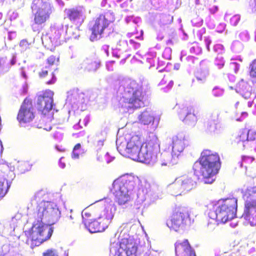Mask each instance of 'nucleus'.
<instances>
[{
    "label": "nucleus",
    "instance_id": "obj_1",
    "mask_svg": "<svg viewBox=\"0 0 256 256\" xmlns=\"http://www.w3.org/2000/svg\"><path fill=\"white\" fill-rule=\"evenodd\" d=\"M158 138L156 136L150 137L143 144L140 137L134 135L127 142L126 152L128 157L134 160L153 164L158 160Z\"/></svg>",
    "mask_w": 256,
    "mask_h": 256
},
{
    "label": "nucleus",
    "instance_id": "obj_2",
    "mask_svg": "<svg viewBox=\"0 0 256 256\" xmlns=\"http://www.w3.org/2000/svg\"><path fill=\"white\" fill-rule=\"evenodd\" d=\"M38 212L39 217L42 219L45 218H52L57 210L52 207L48 202H42L38 206ZM53 228L44 222L40 220L34 222L30 228L25 231L27 241L30 243V247L34 248L40 246L44 242L49 240L53 233Z\"/></svg>",
    "mask_w": 256,
    "mask_h": 256
},
{
    "label": "nucleus",
    "instance_id": "obj_3",
    "mask_svg": "<svg viewBox=\"0 0 256 256\" xmlns=\"http://www.w3.org/2000/svg\"><path fill=\"white\" fill-rule=\"evenodd\" d=\"M221 167L218 154L209 150H204L193 165L194 174L202 179L205 184H211L215 180V176Z\"/></svg>",
    "mask_w": 256,
    "mask_h": 256
},
{
    "label": "nucleus",
    "instance_id": "obj_4",
    "mask_svg": "<svg viewBox=\"0 0 256 256\" xmlns=\"http://www.w3.org/2000/svg\"><path fill=\"white\" fill-rule=\"evenodd\" d=\"M148 96L141 87L138 88L134 82H130L124 90L120 98L121 107L127 110L140 108L144 106Z\"/></svg>",
    "mask_w": 256,
    "mask_h": 256
},
{
    "label": "nucleus",
    "instance_id": "obj_5",
    "mask_svg": "<svg viewBox=\"0 0 256 256\" xmlns=\"http://www.w3.org/2000/svg\"><path fill=\"white\" fill-rule=\"evenodd\" d=\"M237 199L234 198L223 200L215 211H210V218L216 222L225 223L236 216L237 210Z\"/></svg>",
    "mask_w": 256,
    "mask_h": 256
},
{
    "label": "nucleus",
    "instance_id": "obj_6",
    "mask_svg": "<svg viewBox=\"0 0 256 256\" xmlns=\"http://www.w3.org/2000/svg\"><path fill=\"white\" fill-rule=\"evenodd\" d=\"M116 207L114 204H108L100 210L97 218L94 219L85 226L91 233L104 232L114 217Z\"/></svg>",
    "mask_w": 256,
    "mask_h": 256
},
{
    "label": "nucleus",
    "instance_id": "obj_7",
    "mask_svg": "<svg viewBox=\"0 0 256 256\" xmlns=\"http://www.w3.org/2000/svg\"><path fill=\"white\" fill-rule=\"evenodd\" d=\"M114 19V15L108 12L100 14L96 18L92 25L89 28L91 32L89 38L90 40L94 42L101 38Z\"/></svg>",
    "mask_w": 256,
    "mask_h": 256
},
{
    "label": "nucleus",
    "instance_id": "obj_8",
    "mask_svg": "<svg viewBox=\"0 0 256 256\" xmlns=\"http://www.w3.org/2000/svg\"><path fill=\"white\" fill-rule=\"evenodd\" d=\"M190 222L188 211L183 208H177L172 211L166 224L170 228L178 231L186 228Z\"/></svg>",
    "mask_w": 256,
    "mask_h": 256
},
{
    "label": "nucleus",
    "instance_id": "obj_9",
    "mask_svg": "<svg viewBox=\"0 0 256 256\" xmlns=\"http://www.w3.org/2000/svg\"><path fill=\"white\" fill-rule=\"evenodd\" d=\"M196 184V182L192 177L183 175L176 178L168 188L172 194L178 196L192 190Z\"/></svg>",
    "mask_w": 256,
    "mask_h": 256
},
{
    "label": "nucleus",
    "instance_id": "obj_10",
    "mask_svg": "<svg viewBox=\"0 0 256 256\" xmlns=\"http://www.w3.org/2000/svg\"><path fill=\"white\" fill-rule=\"evenodd\" d=\"M35 114L32 100L26 98L20 106L16 118L21 124L30 123L34 118Z\"/></svg>",
    "mask_w": 256,
    "mask_h": 256
},
{
    "label": "nucleus",
    "instance_id": "obj_11",
    "mask_svg": "<svg viewBox=\"0 0 256 256\" xmlns=\"http://www.w3.org/2000/svg\"><path fill=\"white\" fill-rule=\"evenodd\" d=\"M138 244L130 237L124 238L119 243L118 248L115 251L116 256H138Z\"/></svg>",
    "mask_w": 256,
    "mask_h": 256
},
{
    "label": "nucleus",
    "instance_id": "obj_12",
    "mask_svg": "<svg viewBox=\"0 0 256 256\" xmlns=\"http://www.w3.org/2000/svg\"><path fill=\"white\" fill-rule=\"evenodd\" d=\"M54 92L50 90H43L37 96L36 106L38 111L46 115L54 106Z\"/></svg>",
    "mask_w": 256,
    "mask_h": 256
},
{
    "label": "nucleus",
    "instance_id": "obj_13",
    "mask_svg": "<svg viewBox=\"0 0 256 256\" xmlns=\"http://www.w3.org/2000/svg\"><path fill=\"white\" fill-rule=\"evenodd\" d=\"M136 186V180L132 175L125 174L116 179L112 182V186L119 189L132 192Z\"/></svg>",
    "mask_w": 256,
    "mask_h": 256
},
{
    "label": "nucleus",
    "instance_id": "obj_14",
    "mask_svg": "<svg viewBox=\"0 0 256 256\" xmlns=\"http://www.w3.org/2000/svg\"><path fill=\"white\" fill-rule=\"evenodd\" d=\"M52 9L48 4H43L34 14V24L42 25L45 23L50 18Z\"/></svg>",
    "mask_w": 256,
    "mask_h": 256
},
{
    "label": "nucleus",
    "instance_id": "obj_15",
    "mask_svg": "<svg viewBox=\"0 0 256 256\" xmlns=\"http://www.w3.org/2000/svg\"><path fill=\"white\" fill-rule=\"evenodd\" d=\"M174 247L176 256H196L194 250L187 239L178 240L174 244Z\"/></svg>",
    "mask_w": 256,
    "mask_h": 256
},
{
    "label": "nucleus",
    "instance_id": "obj_16",
    "mask_svg": "<svg viewBox=\"0 0 256 256\" xmlns=\"http://www.w3.org/2000/svg\"><path fill=\"white\" fill-rule=\"evenodd\" d=\"M255 195L256 196V186L247 188L243 194V198L246 200L244 206L247 212H249L252 209H256Z\"/></svg>",
    "mask_w": 256,
    "mask_h": 256
},
{
    "label": "nucleus",
    "instance_id": "obj_17",
    "mask_svg": "<svg viewBox=\"0 0 256 256\" xmlns=\"http://www.w3.org/2000/svg\"><path fill=\"white\" fill-rule=\"evenodd\" d=\"M110 191L114 196V200L120 206L128 204L131 200L132 192L124 190L112 186Z\"/></svg>",
    "mask_w": 256,
    "mask_h": 256
},
{
    "label": "nucleus",
    "instance_id": "obj_18",
    "mask_svg": "<svg viewBox=\"0 0 256 256\" xmlns=\"http://www.w3.org/2000/svg\"><path fill=\"white\" fill-rule=\"evenodd\" d=\"M182 112L186 116L182 119V121L186 124L194 126L198 120V113L196 112L192 107H184L182 109Z\"/></svg>",
    "mask_w": 256,
    "mask_h": 256
},
{
    "label": "nucleus",
    "instance_id": "obj_19",
    "mask_svg": "<svg viewBox=\"0 0 256 256\" xmlns=\"http://www.w3.org/2000/svg\"><path fill=\"white\" fill-rule=\"evenodd\" d=\"M99 208L96 206H88L85 208L82 212V222L84 225L92 220V218L98 216L100 213Z\"/></svg>",
    "mask_w": 256,
    "mask_h": 256
},
{
    "label": "nucleus",
    "instance_id": "obj_20",
    "mask_svg": "<svg viewBox=\"0 0 256 256\" xmlns=\"http://www.w3.org/2000/svg\"><path fill=\"white\" fill-rule=\"evenodd\" d=\"M38 76L41 78H45L48 84H52L56 82V78L52 69L47 66L42 68L38 72Z\"/></svg>",
    "mask_w": 256,
    "mask_h": 256
},
{
    "label": "nucleus",
    "instance_id": "obj_21",
    "mask_svg": "<svg viewBox=\"0 0 256 256\" xmlns=\"http://www.w3.org/2000/svg\"><path fill=\"white\" fill-rule=\"evenodd\" d=\"M68 18L71 22H78L83 19L82 11L78 8H72L68 9L66 12Z\"/></svg>",
    "mask_w": 256,
    "mask_h": 256
},
{
    "label": "nucleus",
    "instance_id": "obj_22",
    "mask_svg": "<svg viewBox=\"0 0 256 256\" xmlns=\"http://www.w3.org/2000/svg\"><path fill=\"white\" fill-rule=\"evenodd\" d=\"M154 118L153 114L148 111L143 112L140 116L139 120L141 124L146 125L152 124Z\"/></svg>",
    "mask_w": 256,
    "mask_h": 256
},
{
    "label": "nucleus",
    "instance_id": "obj_23",
    "mask_svg": "<svg viewBox=\"0 0 256 256\" xmlns=\"http://www.w3.org/2000/svg\"><path fill=\"white\" fill-rule=\"evenodd\" d=\"M184 140L175 136L172 138V148L174 152H182L184 149Z\"/></svg>",
    "mask_w": 256,
    "mask_h": 256
},
{
    "label": "nucleus",
    "instance_id": "obj_24",
    "mask_svg": "<svg viewBox=\"0 0 256 256\" xmlns=\"http://www.w3.org/2000/svg\"><path fill=\"white\" fill-rule=\"evenodd\" d=\"M100 64L99 61L90 60L86 62V69L88 72H95L100 68Z\"/></svg>",
    "mask_w": 256,
    "mask_h": 256
},
{
    "label": "nucleus",
    "instance_id": "obj_25",
    "mask_svg": "<svg viewBox=\"0 0 256 256\" xmlns=\"http://www.w3.org/2000/svg\"><path fill=\"white\" fill-rule=\"evenodd\" d=\"M60 61V57L58 54H52L46 60V66L52 68L54 66H57Z\"/></svg>",
    "mask_w": 256,
    "mask_h": 256
},
{
    "label": "nucleus",
    "instance_id": "obj_26",
    "mask_svg": "<svg viewBox=\"0 0 256 256\" xmlns=\"http://www.w3.org/2000/svg\"><path fill=\"white\" fill-rule=\"evenodd\" d=\"M249 74L250 78L256 82V58L252 60L250 64Z\"/></svg>",
    "mask_w": 256,
    "mask_h": 256
},
{
    "label": "nucleus",
    "instance_id": "obj_27",
    "mask_svg": "<svg viewBox=\"0 0 256 256\" xmlns=\"http://www.w3.org/2000/svg\"><path fill=\"white\" fill-rule=\"evenodd\" d=\"M4 180H0V199L3 198L8 191V188L4 184Z\"/></svg>",
    "mask_w": 256,
    "mask_h": 256
},
{
    "label": "nucleus",
    "instance_id": "obj_28",
    "mask_svg": "<svg viewBox=\"0 0 256 256\" xmlns=\"http://www.w3.org/2000/svg\"><path fill=\"white\" fill-rule=\"evenodd\" d=\"M32 164L28 162H24L20 166L21 170L26 172L30 170Z\"/></svg>",
    "mask_w": 256,
    "mask_h": 256
},
{
    "label": "nucleus",
    "instance_id": "obj_29",
    "mask_svg": "<svg viewBox=\"0 0 256 256\" xmlns=\"http://www.w3.org/2000/svg\"><path fill=\"white\" fill-rule=\"evenodd\" d=\"M42 256H58V255L56 250L48 249L42 253Z\"/></svg>",
    "mask_w": 256,
    "mask_h": 256
},
{
    "label": "nucleus",
    "instance_id": "obj_30",
    "mask_svg": "<svg viewBox=\"0 0 256 256\" xmlns=\"http://www.w3.org/2000/svg\"><path fill=\"white\" fill-rule=\"evenodd\" d=\"M240 20V16L236 14L233 16L230 20V24L235 26L238 24Z\"/></svg>",
    "mask_w": 256,
    "mask_h": 256
},
{
    "label": "nucleus",
    "instance_id": "obj_31",
    "mask_svg": "<svg viewBox=\"0 0 256 256\" xmlns=\"http://www.w3.org/2000/svg\"><path fill=\"white\" fill-rule=\"evenodd\" d=\"M207 74L204 72H200L197 74L196 78L198 81L204 82L206 80Z\"/></svg>",
    "mask_w": 256,
    "mask_h": 256
},
{
    "label": "nucleus",
    "instance_id": "obj_32",
    "mask_svg": "<svg viewBox=\"0 0 256 256\" xmlns=\"http://www.w3.org/2000/svg\"><path fill=\"white\" fill-rule=\"evenodd\" d=\"M20 46L22 50H26L29 48L30 44L26 40H22L20 43Z\"/></svg>",
    "mask_w": 256,
    "mask_h": 256
},
{
    "label": "nucleus",
    "instance_id": "obj_33",
    "mask_svg": "<svg viewBox=\"0 0 256 256\" xmlns=\"http://www.w3.org/2000/svg\"><path fill=\"white\" fill-rule=\"evenodd\" d=\"M54 35H52V36H50V38H53L52 42L55 43H56L58 42V40H60V34L59 30H55L54 32Z\"/></svg>",
    "mask_w": 256,
    "mask_h": 256
},
{
    "label": "nucleus",
    "instance_id": "obj_34",
    "mask_svg": "<svg viewBox=\"0 0 256 256\" xmlns=\"http://www.w3.org/2000/svg\"><path fill=\"white\" fill-rule=\"evenodd\" d=\"M216 124L215 122H213L212 124H210V120H208L204 122V126L206 130H210L212 125L215 127Z\"/></svg>",
    "mask_w": 256,
    "mask_h": 256
},
{
    "label": "nucleus",
    "instance_id": "obj_35",
    "mask_svg": "<svg viewBox=\"0 0 256 256\" xmlns=\"http://www.w3.org/2000/svg\"><path fill=\"white\" fill-rule=\"evenodd\" d=\"M249 6L252 10L256 12V0H250Z\"/></svg>",
    "mask_w": 256,
    "mask_h": 256
},
{
    "label": "nucleus",
    "instance_id": "obj_36",
    "mask_svg": "<svg viewBox=\"0 0 256 256\" xmlns=\"http://www.w3.org/2000/svg\"><path fill=\"white\" fill-rule=\"evenodd\" d=\"M248 132H242V135L240 136V140L244 142L248 140Z\"/></svg>",
    "mask_w": 256,
    "mask_h": 256
},
{
    "label": "nucleus",
    "instance_id": "obj_37",
    "mask_svg": "<svg viewBox=\"0 0 256 256\" xmlns=\"http://www.w3.org/2000/svg\"><path fill=\"white\" fill-rule=\"evenodd\" d=\"M222 94V92L220 90L218 89H214L213 90V94L216 96H218L221 95Z\"/></svg>",
    "mask_w": 256,
    "mask_h": 256
},
{
    "label": "nucleus",
    "instance_id": "obj_38",
    "mask_svg": "<svg viewBox=\"0 0 256 256\" xmlns=\"http://www.w3.org/2000/svg\"><path fill=\"white\" fill-rule=\"evenodd\" d=\"M72 158L73 159H77L79 158V154L75 152V150H72Z\"/></svg>",
    "mask_w": 256,
    "mask_h": 256
},
{
    "label": "nucleus",
    "instance_id": "obj_39",
    "mask_svg": "<svg viewBox=\"0 0 256 256\" xmlns=\"http://www.w3.org/2000/svg\"><path fill=\"white\" fill-rule=\"evenodd\" d=\"M104 140H98L96 143V146L100 147L103 146L104 144Z\"/></svg>",
    "mask_w": 256,
    "mask_h": 256
},
{
    "label": "nucleus",
    "instance_id": "obj_40",
    "mask_svg": "<svg viewBox=\"0 0 256 256\" xmlns=\"http://www.w3.org/2000/svg\"><path fill=\"white\" fill-rule=\"evenodd\" d=\"M80 146H81V145L80 143L76 144L73 148V150L76 151V150L80 148Z\"/></svg>",
    "mask_w": 256,
    "mask_h": 256
},
{
    "label": "nucleus",
    "instance_id": "obj_41",
    "mask_svg": "<svg viewBox=\"0 0 256 256\" xmlns=\"http://www.w3.org/2000/svg\"><path fill=\"white\" fill-rule=\"evenodd\" d=\"M2 150H3V147H2V145L1 143V142H0V155L2 154Z\"/></svg>",
    "mask_w": 256,
    "mask_h": 256
},
{
    "label": "nucleus",
    "instance_id": "obj_42",
    "mask_svg": "<svg viewBox=\"0 0 256 256\" xmlns=\"http://www.w3.org/2000/svg\"><path fill=\"white\" fill-rule=\"evenodd\" d=\"M166 17H168V18H170V22L169 23H170L172 22V16H170V15H168V16H166L165 18Z\"/></svg>",
    "mask_w": 256,
    "mask_h": 256
},
{
    "label": "nucleus",
    "instance_id": "obj_43",
    "mask_svg": "<svg viewBox=\"0 0 256 256\" xmlns=\"http://www.w3.org/2000/svg\"><path fill=\"white\" fill-rule=\"evenodd\" d=\"M106 157V155L105 154H103V158H102L101 159V161L102 162H104V161H106V162H108L107 160H105V158Z\"/></svg>",
    "mask_w": 256,
    "mask_h": 256
},
{
    "label": "nucleus",
    "instance_id": "obj_44",
    "mask_svg": "<svg viewBox=\"0 0 256 256\" xmlns=\"http://www.w3.org/2000/svg\"><path fill=\"white\" fill-rule=\"evenodd\" d=\"M11 66L14 65L16 63V60L14 58H12L11 61Z\"/></svg>",
    "mask_w": 256,
    "mask_h": 256
},
{
    "label": "nucleus",
    "instance_id": "obj_45",
    "mask_svg": "<svg viewBox=\"0 0 256 256\" xmlns=\"http://www.w3.org/2000/svg\"><path fill=\"white\" fill-rule=\"evenodd\" d=\"M168 85L170 86V88L173 85V82L172 81H170Z\"/></svg>",
    "mask_w": 256,
    "mask_h": 256
},
{
    "label": "nucleus",
    "instance_id": "obj_46",
    "mask_svg": "<svg viewBox=\"0 0 256 256\" xmlns=\"http://www.w3.org/2000/svg\"><path fill=\"white\" fill-rule=\"evenodd\" d=\"M215 256H226L224 254H217Z\"/></svg>",
    "mask_w": 256,
    "mask_h": 256
},
{
    "label": "nucleus",
    "instance_id": "obj_47",
    "mask_svg": "<svg viewBox=\"0 0 256 256\" xmlns=\"http://www.w3.org/2000/svg\"><path fill=\"white\" fill-rule=\"evenodd\" d=\"M164 81V80H162V81L161 82V83L162 84Z\"/></svg>",
    "mask_w": 256,
    "mask_h": 256
},
{
    "label": "nucleus",
    "instance_id": "obj_48",
    "mask_svg": "<svg viewBox=\"0 0 256 256\" xmlns=\"http://www.w3.org/2000/svg\"><path fill=\"white\" fill-rule=\"evenodd\" d=\"M97 158H98V160H100V158L98 156Z\"/></svg>",
    "mask_w": 256,
    "mask_h": 256
}]
</instances>
